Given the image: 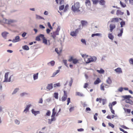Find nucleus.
<instances>
[{
	"label": "nucleus",
	"mask_w": 133,
	"mask_h": 133,
	"mask_svg": "<svg viewBox=\"0 0 133 133\" xmlns=\"http://www.w3.org/2000/svg\"><path fill=\"white\" fill-rule=\"evenodd\" d=\"M129 61L130 64L133 65V59L132 58H130L129 60Z\"/></svg>",
	"instance_id": "obj_49"
},
{
	"label": "nucleus",
	"mask_w": 133,
	"mask_h": 133,
	"mask_svg": "<svg viewBox=\"0 0 133 133\" xmlns=\"http://www.w3.org/2000/svg\"><path fill=\"white\" fill-rule=\"evenodd\" d=\"M64 8V5H61L59 7V10H62Z\"/></svg>",
	"instance_id": "obj_45"
},
{
	"label": "nucleus",
	"mask_w": 133,
	"mask_h": 133,
	"mask_svg": "<svg viewBox=\"0 0 133 133\" xmlns=\"http://www.w3.org/2000/svg\"><path fill=\"white\" fill-rule=\"evenodd\" d=\"M101 80L99 78H97L96 80L94 82V84L95 85L98 84L101 82Z\"/></svg>",
	"instance_id": "obj_15"
},
{
	"label": "nucleus",
	"mask_w": 133,
	"mask_h": 133,
	"mask_svg": "<svg viewBox=\"0 0 133 133\" xmlns=\"http://www.w3.org/2000/svg\"><path fill=\"white\" fill-rule=\"evenodd\" d=\"M9 74V72L5 73L4 76V80L3 81V82H9L11 81V77L12 76H10L9 78H8V77Z\"/></svg>",
	"instance_id": "obj_7"
},
{
	"label": "nucleus",
	"mask_w": 133,
	"mask_h": 133,
	"mask_svg": "<svg viewBox=\"0 0 133 133\" xmlns=\"http://www.w3.org/2000/svg\"><path fill=\"white\" fill-rule=\"evenodd\" d=\"M116 103L117 102L116 101H114L112 103H109V104H111L112 106L113 105H115Z\"/></svg>",
	"instance_id": "obj_62"
},
{
	"label": "nucleus",
	"mask_w": 133,
	"mask_h": 133,
	"mask_svg": "<svg viewBox=\"0 0 133 133\" xmlns=\"http://www.w3.org/2000/svg\"><path fill=\"white\" fill-rule=\"evenodd\" d=\"M56 113L55 108H54L52 109V114L51 116V117H55Z\"/></svg>",
	"instance_id": "obj_24"
},
{
	"label": "nucleus",
	"mask_w": 133,
	"mask_h": 133,
	"mask_svg": "<svg viewBox=\"0 0 133 133\" xmlns=\"http://www.w3.org/2000/svg\"><path fill=\"white\" fill-rule=\"evenodd\" d=\"M59 70H57L56 72L53 73L52 77H54L56 75L59 71Z\"/></svg>",
	"instance_id": "obj_35"
},
{
	"label": "nucleus",
	"mask_w": 133,
	"mask_h": 133,
	"mask_svg": "<svg viewBox=\"0 0 133 133\" xmlns=\"http://www.w3.org/2000/svg\"><path fill=\"white\" fill-rule=\"evenodd\" d=\"M109 106L110 109L111 113L113 114H115V111H114L113 109L112 105L111 104H109Z\"/></svg>",
	"instance_id": "obj_17"
},
{
	"label": "nucleus",
	"mask_w": 133,
	"mask_h": 133,
	"mask_svg": "<svg viewBox=\"0 0 133 133\" xmlns=\"http://www.w3.org/2000/svg\"><path fill=\"white\" fill-rule=\"evenodd\" d=\"M99 4L101 5H104L105 4V2L104 0H99Z\"/></svg>",
	"instance_id": "obj_28"
},
{
	"label": "nucleus",
	"mask_w": 133,
	"mask_h": 133,
	"mask_svg": "<svg viewBox=\"0 0 133 133\" xmlns=\"http://www.w3.org/2000/svg\"><path fill=\"white\" fill-rule=\"evenodd\" d=\"M110 30L111 32H112L113 30L116 28V25L114 24H111L110 25Z\"/></svg>",
	"instance_id": "obj_9"
},
{
	"label": "nucleus",
	"mask_w": 133,
	"mask_h": 133,
	"mask_svg": "<svg viewBox=\"0 0 133 133\" xmlns=\"http://www.w3.org/2000/svg\"><path fill=\"white\" fill-rule=\"evenodd\" d=\"M19 41V36H16L15 38V39H13L12 41V42L14 43L16 42H18Z\"/></svg>",
	"instance_id": "obj_13"
},
{
	"label": "nucleus",
	"mask_w": 133,
	"mask_h": 133,
	"mask_svg": "<svg viewBox=\"0 0 133 133\" xmlns=\"http://www.w3.org/2000/svg\"><path fill=\"white\" fill-rule=\"evenodd\" d=\"M60 26H58L57 28L56 29V31H55L56 32H57L59 34V31L60 30Z\"/></svg>",
	"instance_id": "obj_51"
},
{
	"label": "nucleus",
	"mask_w": 133,
	"mask_h": 133,
	"mask_svg": "<svg viewBox=\"0 0 133 133\" xmlns=\"http://www.w3.org/2000/svg\"><path fill=\"white\" fill-rule=\"evenodd\" d=\"M50 31H51L50 30V29H47L46 30V33L48 34H49Z\"/></svg>",
	"instance_id": "obj_64"
},
{
	"label": "nucleus",
	"mask_w": 133,
	"mask_h": 133,
	"mask_svg": "<svg viewBox=\"0 0 133 133\" xmlns=\"http://www.w3.org/2000/svg\"><path fill=\"white\" fill-rule=\"evenodd\" d=\"M118 18H113L111 19V22H118Z\"/></svg>",
	"instance_id": "obj_23"
},
{
	"label": "nucleus",
	"mask_w": 133,
	"mask_h": 133,
	"mask_svg": "<svg viewBox=\"0 0 133 133\" xmlns=\"http://www.w3.org/2000/svg\"><path fill=\"white\" fill-rule=\"evenodd\" d=\"M40 38L42 39L43 40V43L45 44H47V39L45 38L44 36V35L43 34H40L39 36L36 37V40L38 41L41 40Z\"/></svg>",
	"instance_id": "obj_3"
},
{
	"label": "nucleus",
	"mask_w": 133,
	"mask_h": 133,
	"mask_svg": "<svg viewBox=\"0 0 133 133\" xmlns=\"http://www.w3.org/2000/svg\"><path fill=\"white\" fill-rule=\"evenodd\" d=\"M85 4L86 6H90L91 5V3L90 0H86Z\"/></svg>",
	"instance_id": "obj_25"
},
{
	"label": "nucleus",
	"mask_w": 133,
	"mask_h": 133,
	"mask_svg": "<svg viewBox=\"0 0 133 133\" xmlns=\"http://www.w3.org/2000/svg\"><path fill=\"white\" fill-rule=\"evenodd\" d=\"M68 61L70 62L72 61L73 63L74 64H76L79 63L78 60L76 58H74V57L72 56H71L70 57Z\"/></svg>",
	"instance_id": "obj_5"
},
{
	"label": "nucleus",
	"mask_w": 133,
	"mask_h": 133,
	"mask_svg": "<svg viewBox=\"0 0 133 133\" xmlns=\"http://www.w3.org/2000/svg\"><path fill=\"white\" fill-rule=\"evenodd\" d=\"M22 48L24 50H29V47L27 45H25L22 46Z\"/></svg>",
	"instance_id": "obj_30"
},
{
	"label": "nucleus",
	"mask_w": 133,
	"mask_h": 133,
	"mask_svg": "<svg viewBox=\"0 0 133 133\" xmlns=\"http://www.w3.org/2000/svg\"><path fill=\"white\" fill-rule=\"evenodd\" d=\"M51 37H52L54 39H55V38L56 35H59V34L57 32H56L55 31L53 32L52 33H51Z\"/></svg>",
	"instance_id": "obj_10"
},
{
	"label": "nucleus",
	"mask_w": 133,
	"mask_h": 133,
	"mask_svg": "<svg viewBox=\"0 0 133 133\" xmlns=\"http://www.w3.org/2000/svg\"><path fill=\"white\" fill-rule=\"evenodd\" d=\"M36 18L37 19H43V18L40 16L37 15H36Z\"/></svg>",
	"instance_id": "obj_41"
},
{
	"label": "nucleus",
	"mask_w": 133,
	"mask_h": 133,
	"mask_svg": "<svg viewBox=\"0 0 133 133\" xmlns=\"http://www.w3.org/2000/svg\"><path fill=\"white\" fill-rule=\"evenodd\" d=\"M63 62L64 63L65 65L66 66L68 67V64H67V61L66 60H63Z\"/></svg>",
	"instance_id": "obj_50"
},
{
	"label": "nucleus",
	"mask_w": 133,
	"mask_h": 133,
	"mask_svg": "<svg viewBox=\"0 0 133 133\" xmlns=\"http://www.w3.org/2000/svg\"><path fill=\"white\" fill-rule=\"evenodd\" d=\"M32 114H34L35 115H36L37 114H39L40 112L39 111H35L34 109L32 110Z\"/></svg>",
	"instance_id": "obj_19"
},
{
	"label": "nucleus",
	"mask_w": 133,
	"mask_h": 133,
	"mask_svg": "<svg viewBox=\"0 0 133 133\" xmlns=\"http://www.w3.org/2000/svg\"><path fill=\"white\" fill-rule=\"evenodd\" d=\"M124 14V12H122L121 10H118L116 12V14L117 15H122Z\"/></svg>",
	"instance_id": "obj_16"
},
{
	"label": "nucleus",
	"mask_w": 133,
	"mask_h": 133,
	"mask_svg": "<svg viewBox=\"0 0 133 133\" xmlns=\"http://www.w3.org/2000/svg\"><path fill=\"white\" fill-rule=\"evenodd\" d=\"M51 112L49 110H48L46 113V115L50 116V115Z\"/></svg>",
	"instance_id": "obj_55"
},
{
	"label": "nucleus",
	"mask_w": 133,
	"mask_h": 133,
	"mask_svg": "<svg viewBox=\"0 0 133 133\" xmlns=\"http://www.w3.org/2000/svg\"><path fill=\"white\" fill-rule=\"evenodd\" d=\"M3 22L5 24H10L16 22L15 20L10 19H7L5 18H4L3 21Z\"/></svg>",
	"instance_id": "obj_4"
},
{
	"label": "nucleus",
	"mask_w": 133,
	"mask_h": 133,
	"mask_svg": "<svg viewBox=\"0 0 133 133\" xmlns=\"http://www.w3.org/2000/svg\"><path fill=\"white\" fill-rule=\"evenodd\" d=\"M108 37L111 40H113L114 38V37L111 34L109 33L108 35Z\"/></svg>",
	"instance_id": "obj_33"
},
{
	"label": "nucleus",
	"mask_w": 133,
	"mask_h": 133,
	"mask_svg": "<svg viewBox=\"0 0 133 133\" xmlns=\"http://www.w3.org/2000/svg\"><path fill=\"white\" fill-rule=\"evenodd\" d=\"M88 83H86L84 84L83 87L84 88H85L88 87Z\"/></svg>",
	"instance_id": "obj_60"
},
{
	"label": "nucleus",
	"mask_w": 133,
	"mask_h": 133,
	"mask_svg": "<svg viewBox=\"0 0 133 133\" xmlns=\"http://www.w3.org/2000/svg\"><path fill=\"white\" fill-rule=\"evenodd\" d=\"M115 71L118 74L121 73L122 72V71L121 68H118L115 69Z\"/></svg>",
	"instance_id": "obj_12"
},
{
	"label": "nucleus",
	"mask_w": 133,
	"mask_h": 133,
	"mask_svg": "<svg viewBox=\"0 0 133 133\" xmlns=\"http://www.w3.org/2000/svg\"><path fill=\"white\" fill-rule=\"evenodd\" d=\"M81 22L82 26L86 25L87 24V21H82Z\"/></svg>",
	"instance_id": "obj_26"
},
{
	"label": "nucleus",
	"mask_w": 133,
	"mask_h": 133,
	"mask_svg": "<svg viewBox=\"0 0 133 133\" xmlns=\"http://www.w3.org/2000/svg\"><path fill=\"white\" fill-rule=\"evenodd\" d=\"M98 115V114L96 113L94 115V118L95 120H96L97 119V116Z\"/></svg>",
	"instance_id": "obj_44"
},
{
	"label": "nucleus",
	"mask_w": 133,
	"mask_h": 133,
	"mask_svg": "<svg viewBox=\"0 0 133 133\" xmlns=\"http://www.w3.org/2000/svg\"><path fill=\"white\" fill-rule=\"evenodd\" d=\"M74 107H71L69 109V111L70 112H71L73 111L74 109Z\"/></svg>",
	"instance_id": "obj_63"
},
{
	"label": "nucleus",
	"mask_w": 133,
	"mask_h": 133,
	"mask_svg": "<svg viewBox=\"0 0 133 133\" xmlns=\"http://www.w3.org/2000/svg\"><path fill=\"white\" fill-rule=\"evenodd\" d=\"M108 125L109 126L111 127L112 128H114V125L113 124L110 123H109Z\"/></svg>",
	"instance_id": "obj_57"
},
{
	"label": "nucleus",
	"mask_w": 133,
	"mask_h": 133,
	"mask_svg": "<svg viewBox=\"0 0 133 133\" xmlns=\"http://www.w3.org/2000/svg\"><path fill=\"white\" fill-rule=\"evenodd\" d=\"M81 42L85 45H86V42L84 39H81Z\"/></svg>",
	"instance_id": "obj_53"
},
{
	"label": "nucleus",
	"mask_w": 133,
	"mask_h": 133,
	"mask_svg": "<svg viewBox=\"0 0 133 133\" xmlns=\"http://www.w3.org/2000/svg\"><path fill=\"white\" fill-rule=\"evenodd\" d=\"M15 123L17 124H19V122L17 119H16L15 121Z\"/></svg>",
	"instance_id": "obj_58"
},
{
	"label": "nucleus",
	"mask_w": 133,
	"mask_h": 133,
	"mask_svg": "<svg viewBox=\"0 0 133 133\" xmlns=\"http://www.w3.org/2000/svg\"><path fill=\"white\" fill-rule=\"evenodd\" d=\"M63 92L64 93L63 96H62L61 99H59L60 101H61L63 102L65 101L66 100L68 97L67 91L64 90Z\"/></svg>",
	"instance_id": "obj_6"
},
{
	"label": "nucleus",
	"mask_w": 133,
	"mask_h": 133,
	"mask_svg": "<svg viewBox=\"0 0 133 133\" xmlns=\"http://www.w3.org/2000/svg\"><path fill=\"white\" fill-rule=\"evenodd\" d=\"M120 4L121 6L123 8H124L126 6V5L124 3L122 2L121 1H120Z\"/></svg>",
	"instance_id": "obj_37"
},
{
	"label": "nucleus",
	"mask_w": 133,
	"mask_h": 133,
	"mask_svg": "<svg viewBox=\"0 0 133 133\" xmlns=\"http://www.w3.org/2000/svg\"><path fill=\"white\" fill-rule=\"evenodd\" d=\"M96 71L100 74H103L104 72V70L102 68H101L100 70H97Z\"/></svg>",
	"instance_id": "obj_22"
},
{
	"label": "nucleus",
	"mask_w": 133,
	"mask_h": 133,
	"mask_svg": "<svg viewBox=\"0 0 133 133\" xmlns=\"http://www.w3.org/2000/svg\"><path fill=\"white\" fill-rule=\"evenodd\" d=\"M94 4H97L99 2L98 0H92Z\"/></svg>",
	"instance_id": "obj_47"
},
{
	"label": "nucleus",
	"mask_w": 133,
	"mask_h": 133,
	"mask_svg": "<svg viewBox=\"0 0 133 133\" xmlns=\"http://www.w3.org/2000/svg\"><path fill=\"white\" fill-rule=\"evenodd\" d=\"M55 51L58 54H60L62 51V49L61 48H59V50L58 48H56Z\"/></svg>",
	"instance_id": "obj_14"
},
{
	"label": "nucleus",
	"mask_w": 133,
	"mask_h": 133,
	"mask_svg": "<svg viewBox=\"0 0 133 133\" xmlns=\"http://www.w3.org/2000/svg\"><path fill=\"white\" fill-rule=\"evenodd\" d=\"M80 29H77L75 31H71L70 33V35L72 36H76L78 33Z\"/></svg>",
	"instance_id": "obj_8"
},
{
	"label": "nucleus",
	"mask_w": 133,
	"mask_h": 133,
	"mask_svg": "<svg viewBox=\"0 0 133 133\" xmlns=\"http://www.w3.org/2000/svg\"><path fill=\"white\" fill-rule=\"evenodd\" d=\"M122 97L124 98V99H129L131 97L130 95H125L122 96Z\"/></svg>",
	"instance_id": "obj_27"
},
{
	"label": "nucleus",
	"mask_w": 133,
	"mask_h": 133,
	"mask_svg": "<svg viewBox=\"0 0 133 133\" xmlns=\"http://www.w3.org/2000/svg\"><path fill=\"white\" fill-rule=\"evenodd\" d=\"M59 70H57L56 72L53 73L52 77H54L56 75L59 71Z\"/></svg>",
	"instance_id": "obj_34"
},
{
	"label": "nucleus",
	"mask_w": 133,
	"mask_h": 133,
	"mask_svg": "<svg viewBox=\"0 0 133 133\" xmlns=\"http://www.w3.org/2000/svg\"><path fill=\"white\" fill-rule=\"evenodd\" d=\"M60 84L59 83H58L55 84H54V87L56 88L57 87H60Z\"/></svg>",
	"instance_id": "obj_42"
},
{
	"label": "nucleus",
	"mask_w": 133,
	"mask_h": 133,
	"mask_svg": "<svg viewBox=\"0 0 133 133\" xmlns=\"http://www.w3.org/2000/svg\"><path fill=\"white\" fill-rule=\"evenodd\" d=\"M54 97L56 99H58V94L57 92H55L54 94Z\"/></svg>",
	"instance_id": "obj_38"
},
{
	"label": "nucleus",
	"mask_w": 133,
	"mask_h": 133,
	"mask_svg": "<svg viewBox=\"0 0 133 133\" xmlns=\"http://www.w3.org/2000/svg\"><path fill=\"white\" fill-rule=\"evenodd\" d=\"M101 90L104 91V86L103 84H101Z\"/></svg>",
	"instance_id": "obj_52"
},
{
	"label": "nucleus",
	"mask_w": 133,
	"mask_h": 133,
	"mask_svg": "<svg viewBox=\"0 0 133 133\" xmlns=\"http://www.w3.org/2000/svg\"><path fill=\"white\" fill-rule=\"evenodd\" d=\"M48 25L50 29L52 30L53 29V28L51 26L50 22H48Z\"/></svg>",
	"instance_id": "obj_48"
},
{
	"label": "nucleus",
	"mask_w": 133,
	"mask_h": 133,
	"mask_svg": "<svg viewBox=\"0 0 133 133\" xmlns=\"http://www.w3.org/2000/svg\"><path fill=\"white\" fill-rule=\"evenodd\" d=\"M69 6L68 5H66L65 7V8L64 10V11L66 12V11L67 10Z\"/></svg>",
	"instance_id": "obj_54"
},
{
	"label": "nucleus",
	"mask_w": 133,
	"mask_h": 133,
	"mask_svg": "<svg viewBox=\"0 0 133 133\" xmlns=\"http://www.w3.org/2000/svg\"><path fill=\"white\" fill-rule=\"evenodd\" d=\"M123 28L120 29V33H118L117 35V36H118L120 37H121L122 36V34L123 33Z\"/></svg>",
	"instance_id": "obj_21"
},
{
	"label": "nucleus",
	"mask_w": 133,
	"mask_h": 133,
	"mask_svg": "<svg viewBox=\"0 0 133 133\" xmlns=\"http://www.w3.org/2000/svg\"><path fill=\"white\" fill-rule=\"evenodd\" d=\"M125 101L127 103H129L131 105H132L133 104V102L130 99H126Z\"/></svg>",
	"instance_id": "obj_18"
},
{
	"label": "nucleus",
	"mask_w": 133,
	"mask_h": 133,
	"mask_svg": "<svg viewBox=\"0 0 133 133\" xmlns=\"http://www.w3.org/2000/svg\"><path fill=\"white\" fill-rule=\"evenodd\" d=\"M8 34V33L5 32L2 33V35L4 38H5L6 37L7 34Z\"/></svg>",
	"instance_id": "obj_29"
},
{
	"label": "nucleus",
	"mask_w": 133,
	"mask_h": 133,
	"mask_svg": "<svg viewBox=\"0 0 133 133\" xmlns=\"http://www.w3.org/2000/svg\"><path fill=\"white\" fill-rule=\"evenodd\" d=\"M101 35V34L99 33H96L95 34H93L91 35L92 37H94L95 36H100Z\"/></svg>",
	"instance_id": "obj_40"
},
{
	"label": "nucleus",
	"mask_w": 133,
	"mask_h": 133,
	"mask_svg": "<svg viewBox=\"0 0 133 133\" xmlns=\"http://www.w3.org/2000/svg\"><path fill=\"white\" fill-rule=\"evenodd\" d=\"M55 62L54 61H52L49 62L47 64L49 65L50 64L52 66H53L55 64Z\"/></svg>",
	"instance_id": "obj_32"
},
{
	"label": "nucleus",
	"mask_w": 133,
	"mask_h": 133,
	"mask_svg": "<svg viewBox=\"0 0 133 133\" xmlns=\"http://www.w3.org/2000/svg\"><path fill=\"white\" fill-rule=\"evenodd\" d=\"M76 95L80 96H83V95L80 92H77L76 93Z\"/></svg>",
	"instance_id": "obj_43"
},
{
	"label": "nucleus",
	"mask_w": 133,
	"mask_h": 133,
	"mask_svg": "<svg viewBox=\"0 0 133 133\" xmlns=\"http://www.w3.org/2000/svg\"><path fill=\"white\" fill-rule=\"evenodd\" d=\"M31 106V105L30 104L27 105L26 108H25V109L24 111V112H25L26 113L27 111H28L29 109V108Z\"/></svg>",
	"instance_id": "obj_20"
},
{
	"label": "nucleus",
	"mask_w": 133,
	"mask_h": 133,
	"mask_svg": "<svg viewBox=\"0 0 133 133\" xmlns=\"http://www.w3.org/2000/svg\"><path fill=\"white\" fill-rule=\"evenodd\" d=\"M79 3L77 2L74 3V5L72 6L71 9L74 12H78L80 11V10H79Z\"/></svg>",
	"instance_id": "obj_2"
},
{
	"label": "nucleus",
	"mask_w": 133,
	"mask_h": 133,
	"mask_svg": "<svg viewBox=\"0 0 133 133\" xmlns=\"http://www.w3.org/2000/svg\"><path fill=\"white\" fill-rule=\"evenodd\" d=\"M82 56V57L84 58L85 62L87 63L95 61L96 60V58L95 57H93L89 58H88L87 57L88 56V55L85 54H83Z\"/></svg>",
	"instance_id": "obj_1"
},
{
	"label": "nucleus",
	"mask_w": 133,
	"mask_h": 133,
	"mask_svg": "<svg viewBox=\"0 0 133 133\" xmlns=\"http://www.w3.org/2000/svg\"><path fill=\"white\" fill-rule=\"evenodd\" d=\"M121 127L124 129H128L129 128L124 125H121Z\"/></svg>",
	"instance_id": "obj_61"
},
{
	"label": "nucleus",
	"mask_w": 133,
	"mask_h": 133,
	"mask_svg": "<svg viewBox=\"0 0 133 133\" xmlns=\"http://www.w3.org/2000/svg\"><path fill=\"white\" fill-rule=\"evenodd\" d=\"M121 27H122L125 25V23L124 21H122L120 22Z\"/></svg>",
	"instance_id": "obj_39"
},
{
	"label": "nucleus",
	"mask_w": 133,
	"mask_h": 133,
	"mask_svg": "<svg viewBox=\"0 0 133 133\" xmlns=\"http://www.w3.org/2000/svg\"><path fill=\"white\" fill-rule=\"evenodd\" d=\"M107 83L108 84H111L112 83V81L110 77H109L106 81Z\"/></svg>",
	"instance_id": "obj_31"
},
{
	"label": "nucleus",
	"mask_w": 133,
	"mask_h": 133,
	"mask_svg": "<svg viewBox=\"0 0 133 133\" xmlns=\"http://www.w3.org/2000/svg\"><path fill=\"white\" fill-rule=\"evenodd\" d=\"M119 129L120 131H122L124 133H128V132H127L126 131H125L123 129H122L121 128H119Z\"/></svg>",
	"instance_id": "obj_59"
},
{
	"label": "nucleus",
	"mask_w": 133,
	"mask_h": 133,
	"mask_svg": "<svg viewBox=\"0 0 133 133\" xmlns=\"http://www.w3.org/2000/svg\"><path fill=\"white\" fill-rule=\"evenodd\" d=\"M67 105H68L69 103L70 102V98H68L67 99Z\"/></svg>",
	"instance_id": "obj_56"
},
{
	"label": "nucleus",
	"mask_w": 133,
	"mask_h": 133,
	"mask_svg": "<svg viewBox=\"0 0 133 133\" xmlns=\"http://www.w3.org/2000/svg\"><path fill=\"white\" fill-rule=\"evenodd\" d=\"M19 90L18 88H16L14 90L13 92L12 93V94H13L16 93Z\"/></svg>",
	"instance_id": "obj_46"
},
{
	"label": "nucleus",
	"mask_w": 133,
	"mask_h": 133,
	"mask_svg": "<svg viewBox=\"0 0 133 133\" xmlns=\"http://www.w3.org/2000/svg\"><path fill=\"white\" fill-rule=\"evenodd\" d=\"M53 84L52 83L48 84L46 87L47 89L48 90H50L52 89L53 88Z\"/></svg>",
	"instance_id": "obj_11"
},
{
	"label": "nucleus",
	"mask_w": 133,
	"mask_h": 133,
	"mask_svg": "<svg viewBox=\"0 0 133 133\" xmlns=\"http://www.w3.org/2000/svg\"><path fill=\"white\" fill-rule=\"evenodd\" d=\"M38 73L34 74L33 75V78L34 80L37 79L38 78Z\"/></svg>",
	"instance_id": "obj_36"
}]
</instances>
